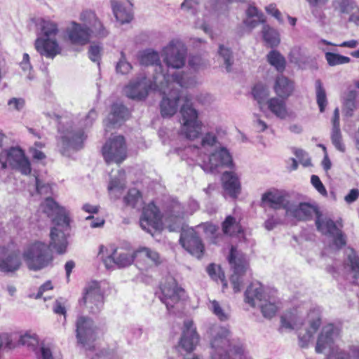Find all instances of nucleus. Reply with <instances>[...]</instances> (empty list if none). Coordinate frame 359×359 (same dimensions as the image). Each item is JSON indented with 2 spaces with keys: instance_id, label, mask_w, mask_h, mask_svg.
<instances>
[{
  "instance_id": "nucleus-1",
  "label": "nucleus",
  "mask_w": 359,
  "mask_h": 359,
  "mask_svg": "<svg viewBox=\"0 0 359 359\" xmlns=\"http://www.w3.org/2000/svg\"><path fill=\"white\" fill-rule=\"evenodd\" d=\"M189 84V79L184 74L161 72L154 76L153 81L142 76L130 83L124 91L128 97L137 100L146 98L149 90L161 91L163 95L160 104L161 114L164 118L171 117L177 112L179 101L182 98L180 134L189 140H194L201 136L203 123L198 120L197 111L192 107L191 97L189 95L182 97L180 90L175 88V86L187 88Z\"/></svg>"
},
{
  "instance_id": "nucleus-2",
  "label": "nucleus",
  "mask_w": 359,
  "mask_h": 359,
  "mask_svg": "<svg viewBox=\"0 0 359 359\" xmlns=\"http://www.w3.org/2000/svg\"><path fill=\"white\" fill-rule=\"evenodd\" d=\"M41 206L43 212L48 217L54 215L52 219L54 226L50 229L49 245L37 241L29 245L23 252V259L29 269L32 271L41 270L52 262L53 255L49 249L50 246L58 254L66 252L68 232L71 229L69 212L53 198L47 197Z\"/></svg>"
},
{
  "instance_id": "nucleus-3",
  "label": "nucleus",
  "mask_w": 359,
  "mask_h": 359,
  "mask_svg": "<svg viewBox=\"0 0 359 359\" xmlns=\"http://www.w3.org/2000/svg\"><path fill=\"white\" fill-rule=\"evenodd\" d=\"M36 25L38 30V37L34 41L36 50L41 56L53 59L62 51L56 38L60 32L58 25L50 20L40 19Z\"/></svg>"
},
{
  "instance_id": "nucleus-4",
  "label": "nucleus",
  "mask_w": 359,
  "mask_h": 359,
  "mask_svg": "<svg viewBox=\"0 0 359 359\" xmlns=\"http://www.w3.org/2000/svg\"><path fill=\"white\" fill-rule=\"evenodd\" d=\"M104 292L100 282L90 280L86 283L83 290L82 297L79 300L81 307L92 315L99 313L104 304Z\"/></svg>"
},
{
  "instance_id": "nucleus-5",
  "label": "nucleus",
  "mask_w": 359,
  "mask_h": 359,
  "mask_svg": "<svg viewBox=\"0 0 359 359\" xmlns=\"http://www.w3.org/2000/svg\"><path fill=\"white\" fill-rule=\"evenodd\" d=\"M159 290L158 297L169 311L181 304L185 297V290L179 286L171 276L162 279L159 284Z\"/></svg>"
},
{
  "instance_id": "nucleus-6",
  "label": "nucleus",
  "mask_w": 359,
  "mask_h": 359,
  "mask_svg": "<svg viewBox=\"0 0 359 359\" xmlns=\"http://www.w3.org/2000/svg\"><path fill=\"white\" fill-rule=\"evenodd\" d=\"M227 260L233 271L230 281L233 292L238 293L241 290L243 283V277L249 269V262L245 255L239 252L237 248L233 245L231 247Z\"/></svg>"
},
{
  "instance_id": "nucleus-7",
  "label": "nucleus",
  "mask_w": 359,
  "mask_h": 359,
  "mask_svg": "<svg viewBox=\"0 0 359 359\" xmlns=\"http://www.w3.org/2000/svg\"><path fill=\"white\" fill-rule=\"evenodd\" d=\"M101 153L107 164L121 165L128 158V146L123 135L109 138L103 144Z\"/></svg>"
},
{
  "instance_id": "nucleus-8",
  "label": "nucleus",
  "mask_w": 359,
  "mask_h": 359,
  "mask_svg": "<svg viewBox=\"0 0 359 359\" xmlns=\"http://www.w3.org/2000/svg\"><path fill=\"white\" fill-rule=\"evenodd\" d=\"M97 327L92 318L79 316L76 321V337L79 344L87 349L95 350V342L97 339Z\"/></svg>"
},
{
  "instance_id": "nucleus-9",
  "label": "nucleus",
  "mask_w": 359,
  "mask_h": 359,
  "mask_svg": "<svg viewBox=\"0 0 359 359\" xmlns=\"http://www.w3.org/2000/svg\"><path fill=\"white\" fill-rule=\"evenodd\" d=\"M285 191L277 189H270L265 191L261 198L260 206L274 210L284 209L286 215L290 211V202Z\"/></svg>"
},
{
  "instance_id": "nucleus-10",
  "label": "nucleus",
  "mask_w": 359,
  "mask_h": 359,
  "mask_svg": "<svg viewBox=\"0 0 359 359\" xmlns=\"http://www.w3.org/2000/svg\"><path fill=\"white\" fill-rule=\"evenodd\" d=\"M180 243L188 252L196 258L200 259L203 256L205 246L194 229L190 228L183 231Z\"/></svg>"
},
{
  "instance_id": "nucleus-11",
  "label": "nucleus",
  "mask_w": 359,
  "mask_h": 359,
  "mask_svg": "<svg viewBox=\"0 0 359 359\" xmlns=\"http://www.w3.org/2000/svg\"><path fill=\"white\" fill-rule=\"evenodd\" d=\"M140 222L141 227L149 233L161 228L162 217L158 208L154 202L148 203L143 208Z\"/></svg>"
},
{
  "instance_id": "nucleus-12",
  "label": "nucleus",
  "mask_w": 359,
  "mask_h": 359,
  "mask_svg": "<svg viewBox=\"0 0 359 359\" xmlns=\"http://www.w3.org/2000/svg\"><path fill=\"white\" fill-rule=\"evenodd\" d=\"M135 262V252L132 253L128 248L119 247L112 250L111 253L103 259V262L107 269L114 266L118 268L127 267Z\"/></svg>"
},
{
  "instance_id": "nucleus-13",
  "label": "nucleus",
  "mask_w": 359,
  "mask_h": 359,
  "mask_svg": "<svg viewBox=\"0 0 359 359\" xmlns=\"http://www.w3.org/2000/svg\"><path fill=\"white\" fill-rule=\"evenodd\" d=\"M200 337L191 320L184 322L182 336L179 341V346L187 353L194 351L199 343Z\"/></svg>"
},
{
  "instance_id": "nucleus-14",
  "label": "nucleus",
  "mask_w": 359,
  "mask_h": 359,
  "mask_svg": "<svg viewBox=\"0 0 359 359\" xmlns=\"http://www.w3.org/2000/svg\"><path fill=\"white\" fill-rule=\"evenodd\" d=\"M164 62L168 67L179 69L184 65L187 50L183 45L171 42L163 49Z\"/></svg>"
},
{
  "instance_id": "nucleus-15",
  "label": "nucleus",
  "mask_w": 359,
  "mask_h": 359,
  "mask_svg": "<svg viewBox=\"0 0 359 359\" xmlns=\"http://www.w3.org/2000/svg\"><path fill=\"white\" fill-rule=\"evenodd\" d=\"M87 135L83 130H68L61 137V154L65 155L68 149L75 151L83 147Z\"/></svg>"
},
{
  "instance_id": "nucleus-16",
  "label": "nucleus",
  "mask_w": 359,
  "mask_h": 359,
  "mask_svg": "<svg viewBox=\"0 0 359 359\" xmlns=\"http://www.w3.org/2000/svg\"><path fill=\"white\" fill-rule=\"evenodd\" d=\"M21 266L20 252L7 247L0 249V271L14 272Z\"/></svg>"
},
{
  "instance_id": "nucleus-17",
  "label": "nucleus",
  "mask_w": 359,
  "mask_h": 359,
  "mask_svg": "<svg viewBox=\"0 0 359 359\" xmlns=\"http://www.w3.org/2000/svg\"><path fill=\"white\" fill-rule=\"evenodd\" d=\"M135 264L140 269H146L150 264L158 266L162 263L159 253L146 247H142L135 250Z\"/></svg>"
},
{
  "instance_id": "nucleus-18",
  "label": "nucleus",
  "mask_w": 359,
  "mask_h": 359,
  "mask_svg": "<svg viewBox=\"0 0 359 359\" xmlns=\"http://www.w3.org/2000/svg\"><path fill=\"white\" fill-rule=\"evenodd\" d=\"M8 163L13 168L17 169L24 175H28L31 173L30 162L22 149L11 147L8 149Z\"/></svg>"
},
{
  "instance_id": "nucleus-19",
  "label": "nucleus",
  "mask_w": 359,
  "mask_h": 359,
  "mask_svg": "<svg viewBox=\"0 0 359 359\" xmlns=\"http://www.w3.org/2000/svg\"><path fill=\"white\" fill-rule=\"evenodd\" d=\"M81 20L88 26L90 36L93 35L97 38L106 37L109 32L104 27L102 22L97 17L95 12L92 11H85L81 14Z\"/></svg>"
},
{
  "instance_id": "nucleus-20",
  "label": "nucleus",
  "mask_w": 359,
  "mask_h": 359,
  "mask_svg": "<svg viewBox=\"0 0 359 359\" xmlns=\"http://www.w3.org/2000/svg\"><path fill=\"white\" fill-rule=\"evenodd\" d=\"M286 100L277 96L269 97L266 100L262 111H269L280 119H285L289 116Z\"/></svg>"
},
{
  "instance_id": "nucleus-21",
  "label": "nucleus",
  "mask_w": 359,
  "mask_h": 359,
  "mask_svg": "<svg viewBox=\"0 0 359 359\" xmlns=\"http://www.w3.org/2000/svg\"><path fill=\"white\" fill-rule=\"evenodd\" d=\"M273 90L277 97L287 100L295 90V83L283 74H280L274 80Z\"/></svg>"
},
{
  "instance_id": "nucleus-22",
  "label": "nucleus",
  "mask_w": 359,
  "mask_h": 359,
  "mask_svg": "<svg viewBox=\"0 0 359 359\" xmlns=\"http://www.w3.org/2000/svg\"><path fill=\"white\" fill-rule=\"evenodd\" d=\"M71 25V27L67 29L70 42L72 44L81 46L88 43L90 37L89 29L75 22H72Z\"/></svg>"
},
{
  "instance_id": "nucleus-23",
  "label": "nucleus",
  "mask_w": 359,
  "mask_h": 359,
  "mask_svg": "<svg viewBox=\"0 0 359 359\" xmlns=\"http://www.w3.org/2000/svg\"><path fill=\"white\" fill-rule=\"evenodd\" d=\"M224 235L229 237H245V229L241 224V219L233 215H227L221 224Z\"/></svg>"
},
{
  "instance_id": "nucleus-24",
  "label": "nucleus",
  "mask_w": 359,
  "mask_h": 359,
  "mask_svg": "<svg viewBox=\"0 0 359 359\" xmlns=\"http://www.w3.org/2000/svg\"><path fill=\"white\" fill-rule=\"evenodd\" d=\"M221 181L223 189L228 194L236 198L241 190V182L237 175L232 171H225L222 175Z\"/></svg>"
},
{
  "instance_id": "nucleus-25",
  "label": "nucleus",
  "mask_w": 359,
  "mask_h": 359,
  "mask_svg": "<svg viewBox=\"0 0 359 359\" xmlns=\"http://www.w3.org/2000/svg\"><path fill=\"white\" fill-rule=\"evenodd\" d=\"M130 111L126 107L122 104H114L111 106V111L108 115L107 126L116 128L121 126L123 122L129 118Z\"/></svg>"
},
{
  "instance_id": "nucleus-26",
  "label": "nucleus",
  "mask_w": 359,
  "mask_h": 359,
  "mask_svg": "<svg viewBox=\"0 0 359 359\" xmlns=\"http://www.w3.org/2000/svg\"><path fill=\"white\" fill-rule=\"evenodd\" d=\"M232 165V157L229 151L224 147L216 150L209 156V168L211 170L219 166L231 167Z\"/></svg>"
},
{
  "instance_id": "nucleus-27",
  "label": "nucleus",
  "mask_w": 359,
  "mask_h": 359,
  "mask_svg": "<svg viewBox=\"0 0 359 359\" xmlns=\"http://www.w3.org/2000/svg\"><path fill=\"white\" fill-rule=\"evenodd\" d=\"M314 214L316 218L320 216V212L316 207L309 203H300L297 207L294 208H290V211L288 215L298 220L307 221L311 219Z\"/></svg>"
},
{
  "instance_id": "nucleus-28",
  "label": "nucleus",
  "mask_w": 359,
  "mask_h": 359,
  "mask_svg": "<svg viewBox=\"0 0 359 359\" xmlns=\"http://www.w3.org/2000/svg\"><path fill=\"white\" fill-rule=\"evenodd\" d=\"M265 298L264 286L259 282L250 283L245 292V302L250 306H255V302H262Z\"/></svg>"
},
{
  "instance_id": "nucleus-29",
  "label": "nucleus",
  "mask_w": 359,
  "mask_h": 359,
  "mask_svg": "<svg viewBox=\"0 0 359 359\" xmlns=\"http://www.w3.org/2000/svg\"><path fill=\"white\" fill-rule=\"evenodd\" d=\"M334 329V325L332 324L327 325L323 328L316 346V351L318 353H323L327 347L331 346L333 343Z\"/></svg>"
},
{
  "instance_id": "nucleus-30",
  "label": "nucleus",
  "mask_w": 359,
  "mask_h": 359,
  "mask_svg": "<svg viewBox=\"0 0 359 359\" xmlns=\"http://www.w3.org/2000/svg\"><path fill=\"white\" fill-rule=\"evenodd\" d=\"M316 225L317 229L323 234L334 236L335 233L339 230L332 219L328 218L323 219L321 214L320 216L316 219Z\"/></svg>"
},
{
  "instance_id": "nucleus-31",
  "label": "nucleus",
  "mask_w": 359,
  "mask_h": 359,
  "mask_svg": "<svg viewBox=\"0 0 359 359\" xmlns=\"http://www.w3.org/2000/svg\"><path fill=\"white\" fill-rule=\"evenodd\" d=\"M252 95L257 102L259 109L264 111V104L266 100L269 98V90L267 86L262 83H256L252 88Z\"/></svg>"
},
{
  "instance_id": "nucleus-32",
  "label": "nucleus",
  "mask_w": 359,
  "mask_h": 359,
  "mask_svg": "<svg viewBox=\"0 0 359 359\" xmlns=\"http://www.w3.org/2000/svg\"><path fill=\"white\" fill-rule=\"evenodd\" d=\"M206 271L211 279L216 282L221 283L223 292L227 289V280H226L224 272L219 265L211 263L207 266Z\"/></svg>"
},
{
  "instance_id": "nucleus-33",
  "label": "nucleus",
  "mask_w": 359,
  "mask_h": 359,
  "mask_svg": "<svg viewBox=\"0 0 359 359\" xmlns=\"http://www.w3.org/2000/svg\"><path fill=\"white\" fill-rule=\"evenodd\" d=\"M267 62L273 66L276 70L283 73L286 67V60L283 55L276 50H271L266 55Z\"/></svg>"
},
{
  "instance_id": "nucleus-34",
  "label": "nucleus",
  "mask_w": 359,
  "mask_h": 359,
  "mask_svg": "<svg viewBox=\"0 0 359 359\" xmlns=\"http://www.w3.org/2000/svg\"><path fill=\"white\" fill-rule=\"evenodd\" d=\"M345 265L348 267L349 271L353 274V283L358 284L359 281V257L353 250H351L347 256Z\"/></svg>"
},
{
  "instance_id": "nucleus-35",
  "label": "nucleus",
  "mask_w": 359,
  "mask_h": 359,
  "mask_svg": "<svg viewBox=\"0 0 359 359\" xmlns=\"http://www.w3.org/2000/svg\"><path fill=\"white\" fill-rule=\"evenodd\" d=\"M140 63L143 65H155V71L161 70L158 53L153 50H147L140 56Z\"/></svg>"
},
{
  "instance_id": "nucleus-36",
  "label": "nucleus",
  "mask_w": 359,
  "mask_h": 359,
  "mask_svg": "<svg viewBox=\"0 0 359 359\" xmlns=\"http://www.w3.org/2000/svg\"><path fill=\"white\" fill-rule=\"evenodd\" d=\"M263 39L267 46L270 48L276 47L280 43L278 33L269 26H264L262 31Z\"/></svg>"
},
{
  "instance_id": "nucleus-37",
  "label": "nucleus",
  "mask_w": 359,
  "mask_h": 359,
  "mask_svg": "<svg viewBox=\"0 0 359 359\" xmlns=\"http://www.w3.org/2000/svg\"><path fill=\"white\" fill-rule=\"evenodd\" d=\"M112 9L116 20L121 23L129 22L133 16L117 1H112Z\"/></svg>"
},
{
  "instance_id": "nucleus-38",
  "label": "nucleus",
  "mask_w": 359,
  "mask_h": 359,
  "mask_svg": "<svg viewBox=\"0 0 359 359\" xmlns=\"http://www.w3.org/2000/svg\"><path fill=\"white\" fill-rule=\"evenodd\" d=\"M316 102L320 111L324 112L327 104L325 90L320 80L316 81Z\"/></svg>"
},
{
  "instance_id": "nucleus-39",
  "label": "nucleus",
  "mask_w": 359,
  "mask_h": 359,
  "mask_svg": "<svg viewBox=\"0 0 359 359\" xmlns=\"http://www.w3.org/2000/svg\"><path fill=\"white\" fill-rule=\"evenodd\" d=\"M142 198L141 192L136 188H132L128 190L126 196L123 198V201L126 206L134 208L142 201Z\"/></svg>"
},
{
  "instance_id": "nucleus-40",
  "label": "nucleus",
  "mask_w": 359,
  "mask_h": 359,
  "mask_svg": "<svg viewBox=\"0 0 359 359\" xmlns=\"http://www.w3.org/2000/svg\"><path fill=\"white\" fill-rule=\"evenodd\" d=\"M297 323V316L296 310L287 311L281 316V325L287 329H294Z\"/></svg>"
},
{
  "instance_id": "nucleus-41",
  "label": "nucleus",
  "mask_w": 359,
  "mask_h": 359,
  "mask_svg": "<svg viewBox=\"0 0 359 359\" xmlns=\"http://www.w3.org/2000/svg\"><path fill=\"white\" fill-rule=\"evenodd\" d=\"M260 309L264 318L271 319L276 316L278 306L275 302L265 300L264 303L261 304Z\"/></svg>"
},
{
  "instance_id": "nucleus-42",
  "label": "nucleus",
  "mask_w": 359,
  "mask_h": 359,
  "mask_svg": "<svg viewBox=\"0 0 359 359\" xmlns=\"http://www.w3.org/2000/svg\"><path fill=\"white\" fill-rule=\"evenodd\" d=\"M325 58L330 66L346 64L351 61L348 57L330 52L325 53Z\"/></svg>"
},
{
  "instance_id": "nucleus-43",
  "label": "nucleus",
  "mask_w": 359,
  "mask_h": 359,
  "mask_svg": "<svg viewBox=\"0 0 359 359\" xmlns=\"http://www.w3.org/2000/svg\"><path fill=\"white\" fill-rule=\"evenodd\" d=\"M321 325V320L319 318H317L310 322V327L312 331L308 330L305 335L303 337L299 336V339L304 344L302 346H305L307 344V342L312 338L313 334L316 332V331L319 329Z\"/></svg>"
},
{
  "instance_id": "nucleus-44",
  "label": "nucleus",
  "mask_w": 359,
  "mask_h": 359,
  "mask_svg": "<svg viewBox=\"0 0 359 359\" xmlns=\"http://www.w3.org/2000/svg\"><path fill=\"white\" fill-rule=\"evenodd\" d=\"M211 311L220 321H226L229 318V315L222 309L219 302L217 300L210 301Z\"/></svg>"
},
{
  "instance_id": "nucleus-45",
  "label": "nucleus",
  "mask_w": 359,
  "mask_h": 359,
  "mask_svg": "<svg viewBox=\"0 0 359 359\" xmlns=\"http://www.w3.org/2000/svg\"><path fill=\"white\" fill-rule=\"evenodd\" d=\"M197 227L201 228L204 234L210 238H214L218 231V226L210 222H202Z\"/></svg>"
},
{
  "instance_id": "nucleus-46",
  "label": "nucleus",
  "mask_w": 359,
  "mask_h": 359,
  "mask_svg": "<svg viewBox=\"0 0 359 359\" xmlns=\"http://www.w3.org/2000/svg\"><path fill=\"white\" fill-rule=\"evenodd\" d=\"M219 53L224 60L226 71L230 72L233 64L231 61L232 53L231 50L229 48H224L223 45H220L219 48Z\"/></svg>"
},
{
  "instance_id": "nucleus-47",
  "label": "nucleus",
  "mask_w": 359,
  "mask_h": 359,
  "mask_svg": "<svg viewBox=\"0 0 359 359\" xmlns=\"http://www.w3.org/2000/svg\"><path fill=\"white\" fill-rule=\"evenodd\" d=\"M331 139L335 147L341 151H344L345 147L342 143L341 134L340 130H332Z\"/></svg>"
},
{
  "instance_id": "nucleus-48",
  "label": "nucleus",
  "mask_w": 359,
  "mask_h": 359,
  "mask_svg": "<svg viewBox=\"0 0 359 359\" xmlns=\"http://www.w3.org/2000/svg\"><path fill=\"white\" fill-rule=\"evenodd\" d=\"M102 48L97 45L90 46L88 50L89 58L99 64L101 59Z\"/></svg>"
},
{
  "instance_id": "nucleus-49",
  "label": "nucleus",
  "mask_w": 359,
  "mask_h": 359,
  "mask_svg": "<svg viewBox=\"0 0 359 359\" xmlns=\"http://www.w3.org/2000/svg\"><path fill=\"white\" fill-rule=\"evenodd\" d=\"M19 342L22 345L34 346L38 344V339L35 334L31 335L29 334H25L20 337Z\"/></svg>"
},
{
  "instance_id": "nucleus-50",
  "label": "nucleus",
  "mask_w": 359,
  "mask_h": 359,
  "mask_svg": "<svg viewBox=\"0 0 359 359\" xmlns=\"http://www.w3.org/2000/svg\"><path fill=\"white\" fill-rule=\"evenodd\" d=\"M246 15L248 18H255L259 19L260 21H266L264 14L258 11V9L253 6H250L247 11Z\"/></svg>"
},
{
  "instance_id": "nucleus-51",
  "label": "nucleus",
  "mask_w": 359,
  "mask_h": 359,
  "mask_svg": "<svg viewBox=\"0 0 359 359\" xmlns=\"http://www.w3.org/2000/svg\"><path fill=\"white\" fill-rule=\"evenodd\" d=\"M312 185L316 189V190L323 195L327 194L326 189L323 184L320 181V178L317 175H312L311 178Z\"/></svg>"
},
{
  "instance_id": "nucleus-52",
  "label": "nucleus",
  "mask_w": 359,
  "mask_h": 359,
  "mask_svg": "<svg viewBox=\"0 0 359 359\" xmlns=\"http://www.w3.org/2000/svg\"><path fill=\"white\" fill-rule=\"evenodd\" d=\"M340 13H348L354 9L352 2L350 0H341L338 2Z\"/></svg>"
},
{
  "instance_id": "nucleus-53",
  "label": "nucleus",
  "mask_w": 359,
  "mask_h": 359,
  "mask_svg": "<svg viewBox=\"0 0 359 359\" xmlns=\"http://www.w3.org/2000/svg\"><path fill=\"white\" fill-rule=\"evenodd\" d=\"M131 69V65L125 60H120L116 65V72L122 74H128Z\"/></svg>"
},
{
  "instance_id": "nucleus-54",
  "label": "nucleus",
  "mask_w": 359,
  "mask_h": 359,
  "mask_svg": "<svg viewBox=\"0 0 359 359\" xmlns=\"http://www.w3.org/2000/svg\"><path fill=\"white\" fill-rule=\"evenodd\" d=\"M217 142V137L215 135L211 133H207L202 138L201 145L202 146H213Z\"/></svg>"
},
{
  "instance_id": "nucleus-55",
  "label": "nucleus",
  "mask_w": 359,
  "mask_h": 359,
  "mask_svg": "<svg viewBox=\"0 0 359 359\" xmlns=\"http://www.w3.org/2000/svg\"><path fill=\"white\" fill-rule=\"evenodd\" d=\"M266 11L268 14L273 16L279 22H282V15L280 11L276 8V5L270 4L266 7Z\"/></svg>"
},
{
  "instance_id": "nucleus-56",
  "label": "nucleus",
  "mask_w": 359,
  "mask_h": 359,
  "mask_svg": "<svg viewBox=\"0 0 359 359\" xmlns=\"http://www.w3.org/2000/svg\"><path fill=\"white\" fill-rule=\"evenodd\" d=\"M53 289V286L52 282L50 280L46 281L41 287H39L38 292L35 295V299H40L42 297L43 293L46 291L51 290Z\"/></svg>"
},
{
  "instance_id": "nucleus-57",
  "label": "nucleus",
  "mask_w": 359,
  "mask_h": 359,
  "mask_svg": "<svg viewBox=\"0 0 359 359\" xmlns=\"http://www.w3.org/2000/svg\"><path fill=\"white\" fill-rule=\"evenodd\" d=\"M53 311L55 313L58 315H62L65 317L67 314V310L65 305L60 302L59 300H56L53 304Z\"/></svg>"
},
{
  "instance_id": "nucleus-58",
  "label": "nucleus",
  "mask_w": 359,
  "mask_h": 359,
  "mask_svg": "<svg viewBox=\"0 0 359 359\" xmlns=\"http://www.w3.org/2000/svg\"><path fill=\"white\" fill-rule=\"evenodd\" d=\"M333 236L334 237V243L336 245L341 248L346 245V239L340 229L338 232H336L335 235Z\"/></svg>"
},
{
  "instance_id": "nucleus-59",
  "label": "nucleus",
  "mask_w": 359,
  "mask_h": 359,
  "mask_svg": "<svg viewBox=\"0 0 359 359\" xmlns=\"http://www.w3.org/2000/svg\"><path fill=\"white\" fill-rule=\"evenodd\" d=\"M359 197V191L357 189H351L349 193L345 196V201L348 203H351L355 201Z\"/></svg>"
},
{
  "instance_id": "nucleus-60",
  "label": "nucleus",
  "mask_w": 359,
  "mask_h": 359,
  "mask_svg": "<svg viewBox=\"0 0 359 359\" xmlns=\"http://www.w3.org/2000/svg\"><path fill=\"white\" fill-rule=\"evenodd\" d=\"M8 104L14 109L20 110L23 107L25 102L22 99L13 97L8 101Z\"/></svg>"
},
{
  "instance_id": "nucleus-61",
  "label": "nucleus",
  "mask_w": 359,
  "mask_h": 359,
  "mask_svg": "<svg viewBox=\"0 0 359 359\" xmlns=\"http://www.w3.org/2000/svg\"><path fill=\"white\" fill-rule=\"evenodd\" d=\"M266 21H260L259 19L256 18L253 19V18H248L245 21L244 23L246 27H248L250 29H253L256 27H257L259 24H263Z\"/></svg>"
},
{
  "instance_id": "nucleus-62",
  "label": "nucleus",
  "mask_w": 359,
  "mask_h": 359,
  "mask_svg": "<svg viewBox=\"0 0 359 359\" xmlns=\"http://www.w3.org/2000/svg\"><path fill=\"white\" fill-rule=\"evenodd\" d=\"M332 122V130H340L339 110L338 108H336L334 110Z\"/></svg>"
},
{
  "instance_id": "nucleus-63",
  "label": "nucleus",
  "mask_w": 359,
  "mask_h": 359,
  "mask_svg": "<svg viewBox=\"0 0 359 359\" xmlns=\"http://www.w3.org/2000/svg\"><path fill=\"white\" fill-rule=\"evenodd\" d=\"M86 219L87 220L93 219V221L90 224V226L92 228L101 227L104 224V219L103 218H100V217L95 218L93 216L90 215V216H88L86 217Z\"/></svg>"
},
{
  "instance_id": "nucleus-64",
  "label": "nucleus",
  "mask_w": 359,
  "mask_h": 359,
  "mask_svg": "<svg viewBox=\"0 0 359 359\" xmlns=\"http://www.w3.org/2000/svg\"><path fill=\"white\" fill-rule=\"evenodd\" d=\"M8 156V150H3L0 152V168L6 169L7 168Z\"/></svg>"
}]
</instances>
